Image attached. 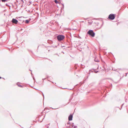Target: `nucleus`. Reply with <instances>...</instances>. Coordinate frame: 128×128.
<instances>
[{"instance_id": "nucleus-1", "label": "nucleus", "mask_w": 128, "mask_h": 128, "mask_svg": "<svg viewBox=\"0 0 128 128\" xmlns=\"http://www.w3.org/2000/svg\"><path fill=\"white\" fill-rule=\"evenodd\" d=\"M88 34L91 36L92 37L94 36L95 34L92 30H90L88 32Z\"/></svg>"}, {"instance_id": "nucleus-2", "label": "nucleus", "mask_w": 128, "mask_h": 128, "mask_svg": "<svg viewBox=\"0 0 128 128\" xmlns=\"http://www.w3.org/2000/svg\"><path fill=\"white\" fill-rule=\"evenodd\" d=\"M57 39L58 41H61L64 38V36L62 35L58 36L57 37Z\"/></svg>"}, {"instance_id": "nucleus-3", "label": "nucleus", "mask_w": 128, "mask_h": 128, "mask_svg": "<svg viewBox=\"0 0 128 128\" xmlns=\"http://www.w3.org/2000/svg\"><path fill=\"white\" fill-rule=\"evenodd\" d=\"M115 15L114 14H110L108 16V18L112 20H114L115 18Z\"/></svg>"}, {"instance_id": "nucleus-4", "label": "nucleus", "mask_w": 128, "mask_h": 128, "mask_svg": "<svg viewBox=\"0 0 128 128\" xmlns=\"http://www.w3.org/2000/svg\"><path fill=\"white\" fill-rule=\"evenodd\" d=\"M12 22L14 24H17L18 22V21L16 19L13 18L12 21Z\"/></svg>"}, {"instance_id": "nucleus-5", "label": "nucleus", "mask_w": 128, "mask_h": 128, "mask_svg": "<svg viewBox=\"0 0 128 128\" xmlns=\"http://www.w3.org/2000/svg\"><path fill=\"white\" fill-rule=\"evenodd\" d=\"M72 115H70L68 118V120H72Z\"/></svg>"}, {"instance_id": "nucleus-6", "label": "nucleus", "mask_w": 128, "mask_h": 128, "mask_svg": "<svg viewBox=\"0 0 128 128\" xmlns=\"http://www.w3.org/2000/svg\"><path fill=\"white\" fill-rule=\"evenodd\" d=\"M54 2L56 3V4H57L58 3H59V2H58V1H57L56 0H55L54 1Z\"/></svg>"}, {"instance_id": "nucleus-7", "label": "nucleus", "mask_w": 128, "mask_h": 128, "mask_svg": "<svg viewBox=\"0 0 128 128\" xmlns=\"http://www.w3.org/2000/svg\"><path fill=\"white\" fill-rule=\"evenodd\" d=\"M29 22V20H26L25 21V22L26 23H28Z\"/></svg>"}, {"instance_id": "nucleus-8", "label": "nucleus", "mask_w": 128, "mask_h": 128, "mask_svg": "<svg viewBox=\"0 0 128 128\" xmlns=\"http://www.w3.org/2000/svg\"><path fill=\"white\" fill-rule=\"evenodd\" d=\"M2 1V2H4L6 1V0H1Z\"/></svg>"}, {"instance_id": "nucleus-9", "label": "nucleus", "mask_w": 128, "mask_h": 128, "mask_svg": "<svg viewBox=\"0 0 128 128\" xmlns=\"http://www.w3.org/2000/svg\"><path fill=\"white\" fill-rule=\"evenodd\" d=\"M21 1H23V0H21Z\"/></svg>"}, {"instance_id": "nucleus-10", "label": "nucleus", "mask_w": 128, "mask_h": 128, "mask_svg": "<svg viewBox=\"0 0 128 128\" xmlns=\"http://www.w3.org/2000/svg\"><path fill=\"white\" fill-rule=\"evenodd\" d=\"M1 78V77H0V78Z\"/></svg>"}]
</instances>
